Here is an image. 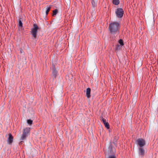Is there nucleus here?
<instances>
[{
    "label": "nucleus",
    "mask_w": 158,
    "mask_h": 158,
    "mask_svg": "<svg viewBox=\"0 0 158 158\" xmlns=\"http://www.w3.org/2000/svg\"><path fill=\"white\" fill-rule=\"evenodd\" d=\"M108 28L111 34H116L119 32L120 29V23L116 22H111L110 23Z\"/></svg>",
    "instance_id": "obj_1"
},
{
    "label": "nucleus",
    "mask_w": 158,
    "mask_h": 158,
    "mask_svg": "<svg viewBox=\"0 0 158 158\" xmlns=\"http://www.w3.org/2000/svg\"><path fill=\"white\" fill-rule=\"evenodd\" d=\"M30 128L29 127H26L23 130V134L21 137L20 139L22 140H25L26 136L29 135Z\"/></svg>",
    "instance_id": "obj_2"
},
{
    "label": "nucleus",
    "mask_w": 158,
    "mask_h": 158,
    "mask_svg": "<svg viewBox=\"0 0 158 158\" xmlns=\"http://www.w3.org/2000/svg\"><path fill=\"white\" fill-rule=\"evenodd\" d=\"M58 74V71L56 68L55 65L54 64H52L51 78L53 81H54L56 79Z\"/></svg>",
    "instance_id": "obj_3"
},
{
    "label": "nucleus",
    "mask_w": 158,
    "mask_h": 158,
    "mask_svg": "<svg viewBox=\"0 0 158 158\" xmlns=\"http://www.w3.org/2000/svg\"><path fill=\"white\" fill-rule=\"evenodd\" d=\"M115 13L117 18H121L123 16L124 11L122 8H118L115 10Z\"/></svg>",
    "instance_id": "obj_4"
},
{
    "label": "nucleus",
    "mask_w": 158,
    "mask_h": 158,
    "mask_svg": "<svg viewBox=\"0 0 158 158\" xmlns=\"http://www.w3.org/2000/svg\"><path fill=\"white\" fill-rule=\"evenodd\" d=\"M33 27L32 28L31 31V33L32 36L35 38H36L37 36V33L39 27L36 24H33Z\"/></svg>",
    "instance_id": "obj_5"
},
{
    "label": "nucleus",
    "mask_w": 158,
    "mask_h": 158,
    "mask_svg": "<svg viewBox=\"0 0 158 158\" xmlns=\"http://www.w3.org/2000/svg\"><path fill=\"white\" fill-rule=\"evenodd\" d=\"M136 141L139 147H143L145 145V141L143 139H138Z\"/></svg>",
    "instance_id": "obj_6"
},
{
    "label": "nucleus",
    "mask_w": 158,
    "mask_h": 158,
    "mask_svg": "<svg viewBox=\"0 0 158 158\" xmlns=\"http://www.w3.org/2000/svg\"><path fill=\"white\" fill-rule=\"evenodd\" d=\"M139 155L141 157L144 156L145 154V150L143 147H139L138 148Z\"/></svg>",
    "instance_id": "obj_7"
},
{
    "label": "nucleus",
    "mask_w": 158,
    "mask_h": 158,
    "mask_svg": "<svg viewBox=\"0 0 158 158\" xmlns=\"http://www.w3.org/2000/svg\"><path fill=\"white\" fill-rule=\"evenodd\" d=\"M13 137L11 134H9V137L7 139V142L9 144H11L13 141Z\"/></svg>",
    "instance_id": "obj_8"
},
{
    "label": "nucleus",
    "mask_w": 158,
    "mask_h": 158,
    "mask_svg": "<svg viewBox=\"0 0 158 158\" xmlns=\"http://www.w3.org/2000/svg\"><path fill=\"white\" fill-rule=\"evenodd\" d=\"M90 92V88H88L86 90V96L88 98H89L91 97Z\"/></svg>",
    "instance_id": "obj_9"
},
{
    "label": "nucleus",
    "mask_w": 158,
    "mask_h": 158,
    "mask_svg": "<svg viewBox=\"0 0 158 158\" xmlns=\"http://www.w3.org/2000/svg\"><path fill=\"white\" fill-rule=\"evenodd\" d=\"M109 149L111 153L114 154V153H115V150L114 149V150H113L112 148V145L111 143L110 144Z\"/></svg>",
    "instance_id": "obj_10"
},
{
    "label": "nucleus",
    "mask_w": 158,
    "mask_h": 158,
    "mask_svg": "<svg viewBox=\"0 0 158 158\" xmlns=\"http://www.w3.org/2000/svg\"><path fill=\"white\" fill-rule=\"evenodd\" d=\"M112 2L113 4L118 5L119 3V0H113Z\"/></svg>",
    "instance_id": "obj_11"
},
{
    "label": "nucleus",
    "mask_w": 158,
    "mask_h": 158,
    "mask_svg": "<svg viewBox=\"0 0 158 158\" xmlns=\"http://www.w3.org/2000/svg\"><path fill=\"white\" fill-rule=\"evenodd\" d=\"M52 6H51L50 5L49 6H47V8H46V15H47L48 12H49V11L50 10Z\"/></svg>",
    "instance_id": "obj_12"
},
{
    "label": "nucleus",
    "mask_w": 158,
    "mask_h": 158,
    "mask_svg": "<svg viewBox=\"0 0 158 158\" xmlns=\"http://www.w3.org/2000/svg\"><path fill=\"white\" fill-rule=\"evenodd\" d=\"M122 48V46L121 45H119L118 44H117L116 46V47L115 48V51H118L119 50Z\"/></svg>",
    "instance_id": "obj_13"
},
{
    "label": "nucleus",
    "mask_w": 158,
    "mask_h": 158,
    "mask_svg": "<svg viewBox=\"0 0 158 158\" xmlns=\"http://www.w3.org/2000/svg\"><path fill=\"white\" fill-rule=\"evenodd\" d=\"M92 4L93 7L94 8H95L97 6V3L94 0H92Z\"/></svg>",
    "instance_id": "obj_14"
},
{
    "label": "nucleus",
    "mask_w": 158,
    "mask_h": 158,
    "mask_svg": "<svg viewBox=\"0 0 158 158\" xmlns=\"http://www.w3.org/2000/svg\"><path fill=\"white\" fill-rule=\"evenodd\" d=\"M27 123L28 124L31 126L32 124L33 121L30 119H28L27 120Z\"/></svg>",
    "instance_id": "obj_15"
},
{
    "label": "nucleus",
    "mask_w": 158,
    "mask_h": 158,
    "mask_svg": "<svg viewBox=\"0 0 158 158\" xmlns=\"http://www.w3.org/2000/svg\"><path fill=\"white\" fill-rule=\"evenodd\" d=\"M118 42L120 44V45L121 46H123L124 45V44L123 43V40L122 39H120L118 40Z\"/></svg>",
    "instance_id": "obj_16"
},
{
    "label": "nucleus",
    "mask_w": 158,
    "mask_h": 158,
    "mask_svg": "<svg viewBox=\"0 0 158 158\" xmlns=\"http://www.w3.org/2000/svg\"><path fill=\"white\" fill-rule=\"evenodd\" d=\"M104 124L105 127L107 129H109L110 128V126L108 122H105V123H104Z\"/></svg>",
    "instance_id": "obj_17"
},
{
    "label": "nucleus",
    "mask_w": 158,
    "mask_h": 158,
    "mask_svg": "<svg viewBox=\"0 0 158 158\" xmlns=\"http://www.w3.org/2000/svg\"><path fill=\"white\" fill-rule=\"evenodd\" d=\"M58 11L57 9H56L54 10L53 11V15H56L58 13Z\"/></svg>",
    "instance_id": "obj_18"
},
{
    "label": "nucleus",
    "mask_w": 158,
    "mask_h": 158,
    "mask_svg": "<svg viewBox=\"0 0 158 158\" xmlns=\"http://www.w3.org/2000/svg\"><path fill=\"white\" fill-rule=\"evenodd\" d=\"M107 158H116V156L114 155H112L108 156Z\"/></svg>",
    "instance_id": "obj_19"
},
{
    "label": "nucleus",
    "mask_w": 158,
    "mask_h": 158,
    "mask_svg": "<svg viewBox=\"0 0 158 158\" xmlns=\"http://www.w3.org/2000/svg\"><path fill=\"white\" fill-rule=\"evenodd\" d=\"M19 26L20 27H22L23 26V23L21 20H19Z\"/></svg>",
    "instance_id": "obj_20"
},
{
    "label": "nucleus",
    "mask_w": 158,
    "mask_h": 158,
    "mask_svg": "<svg viewBox=\"0 0 158 158\" xmlns=\"http://www.w3.org/2000/svg\"><path fill=\"white\" fill-rule=\"evenodd\" d=\"M102 120L104 124L105 123V122H106V119L103 118V117L102 118Z\"/></svg>",
    "instance_id": "obj_21"
}]
</instances>
